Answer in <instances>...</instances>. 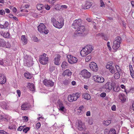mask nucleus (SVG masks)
Wrapping results in <instances>:
<instances>
[{
    "instance_id": "nucleus-56",
    "label": "nucleus",
    "mask_w": 134,
    "mask_h": 134,
    "mask_svg": "<svg viewBox=\"0 0 134 134\" xmlns=\"http://www.w3.org/2000/svg\"><path fill=\"white\" fill-rule=\"evenodd\" d=\"M103 36V33H99V34H98L96 35V36L98 37L100 36L101 37H102V36Z\"/></svg>"
},
{
    "instance_id": "nucleus-49",
    "label": "nucleus",
    "mask_w": 134,
    "mask_h": 134,
    "mask_svg": "<svg viewBox=\"0 0 134 134\" xmlns=\"http://www.w3.org/2000/svg\"><path fill=\"white\" fill-rule=\"evenodd\" d=\"M3 119V120H4V121H5L6 120L7 121V119L6 118H4L3 115H0V120H1Z\"/></svg>"
},
{
    "instance_id": "nucleus-60",
    "label": "nucleus",
    "mask_w": 134,
    "mask_h": 134,
    "mask_svg": "<svg viewBox=\"0 0 134 134\" xmlns=\"http://www.w3.org/2000/svg\"><path fill=\"white\" fill-rule=\"evenodd\" d=\"M130 73L132 77L134 78V71H131V72H130Z\"/></svg>"
},
{
    "instance_id": "nucleus-44",
    "label": "nucleus",
    "mask_w": 134,
    "mask_h": 134,
    "mask_svg": "<svg viewBox=\"0 0 134 134\" xmlns=\"http://www.w3.org/2000/svg\"><path fill=\"white\" fill-rule=\"evenodd\" d=\"M9 25V23L7 21H5L4 24L3 25L4 28L7 27Z\"/></svg>"
},
{
    "instance_id": "nucleus-10",
    "label": "nucleus",
    "mask_w": 134,
    "mask_h": 134,
    "mask_svg": "<svg viewBox=\"0 0 134 134\" xmlns=\"http://www.w3.org/2000/svg\"><path fill=\"white\" fill-rule=\"evenodd\" d=\"M113 62L110 61L108 62L106 65V68L109 69V71L112 74H114L115 72L114 68L112 66Z\"/></svg>"
},
{
    "instance_id": "nucleus-11",
    "label": "nucleus",
    "mask_w": 134,
    "mask_h": 134,
    "mask_svg": "<svg viewBox=\"0 0 134 134\" xmlns=\"http://www.w3.org/2000/svg\"><path fill=\"white\" fill-rule=\"evenodd\" d=\"M81 75L84 78H90L91 75L90 73L86 70H82L81 72Z\"/></svg>"
},
{
    "instance_id": "nucleus-47",
    "label": "nucleus",
    "mask_w": 134,
    "mask_h": 134,
    "mask_svg": "<svg viewBox=\"0 0 134 134\" xmlns=\"http://www.w3.org/2000/svg\"><path fill=\"white\" fill-rule=\"evenodd\" d=\"M41 126V124L40 122L37 123L36 125V128L37 129H38L40 128Z\"/></svg>"
},
{
    "instance_id": "nucleus-36",
    "label": "nucleus",
    "mask_w": 134,
    "mask_h": 134,
    "mask_svg": "<svg viewBox=\"0 0 134 134\" xmlns=\"http://www.w3.org/2000/svg\"><path fill=\"white\" fill-rule=\"evenodd\" d=\"M55 69V67L53 66H49V70L50 72L51 73Z\"/></svg>"
},
{
    "instance_id": "nucleus-57",
    "label": "nucleus",
    "mask_w": 134,
    "mask_h": 134,
    "mask_svg": "<svg viewBox=\"0 0 134 134\" xmlns=\"http://www.w3.org/2000/svg\"><path fill=\"white\" fill-rule=\"evenodd\" d=\"M9 128L10 129H15L14 126L12 125L9 126Z\"/></svg>"
},
{
    "instance_id": "nucleus-64",
    "label": "nucleus",
    "mask_w": 134,
    "mask_h": 134,
    "mask_svg": "<svg viewBox=\"0 0 134 134\" xmlns=\"http://www.w3.org/2000/svg\"><path fill=\"white\" fill-rule=\"evenodd\" d=\"M5 12L7 13H8L10 12V10L8 9H5Z\"/></svg>"
},
{
    "instance_id": "nucleus-8",
    "label": "nucleus",
    "mask_w": 134,
    "mask_h": 134,
    "mask_svg": "<svg viewBox=\"0 0 134 134\" xmlns=\"http://www.w3.org/2000/svg\"><path fill=\"white\" fill-rule=\"evenodd\" d=\"M67 57L68 59V61L70 64H73L76 63L77 61V59L71 55L68 54L67 55Z\"/></svg>"
},
{
    "instance_id": "nucleus-22",
    "label": "nucleus",
    "mask_w": 134,
    "mask_h": 134,
    "mask_svg": "<svg viewBox=\"0 0 134 134\" xmlns=\"http://www.w3.org/2000/svg\"><path fill=\"white\" fill-rule=\"evenodd\" d=\"M119 97L120 99L121 100L122 102H124L126 100V99L125 96L123 94H120L119 95Z\"/></svg>"
},
{
    "instance_id": "nucleus-38",
    "label": "nucleus",
    "mask_w": 134,
    "mask_h": 134,
    "mask_svg": "<svg viewBox=\"0 0 134 134\" xmlns=\"http://www.w3.org/2000/svg\"><path fill=\"white\" fill-rule=\"evenodd\" d=\"M111 122V121L110 120H108L106 121H104L103 122V123L104 124L106 125H109Z\"/></svg>"
},
{
    "instance_id": "nucleus-59",
    "label": "nucleus",
    "mask_w": 134,
    "mask_h": 134,
    "mask_svg": "<svg viewBox=\"0 0 134 134\" xmlns=\"http://www.w3.org/2000/svg\"><path fill=\"white\" fill-rule=\"evenodd\" d=\"M17 93L18 94V96L20 97V96L21 92L19 90H17Z\"/></svg>"
},
{
    "instance_id": "nucleus-5",
    "label": "nucleus",
    "mask_w": 134,
    "mask_h": 134,
    "mask_svg": "<svg viewBox=\"0 0 134 134\" xmlns=\"http://www.w3.org/2000/svg\"><path fill=\"white\" fill-rule=\"evenodd\" d=\"M46 56L47 54L44 53L40 56L39 60L41 64L45 65L47 63L48 61V57Z\"/></svg>"
},
{
    "instance_id": "nucleus-35",
    "label": "nucleus",
    "mask_w": 134,
    "mask_h": 134,
    "mask_svg": "<svg viewBox=\"0 0 134 134\" xmlns=\"http://www.w3.org/2000/svg\"><path fill=\"white\" fill-rule=\"evenodd\" d=\"M10 34L9 33L5 32L3 33V36L5 38H9Z\"/></svg>"
},
{
    "instance_id": "nucleus-15",
    "label": "nucleus",
    "mask_w": 134,
    "mask_h": 134,
    "mask_svg": "<svg viewBox=\"0 0 134 134\" xmlns=\"http://www.w3.org/2000/svg\"><path fill=\"white\" fill-rule=\"evenodd\" d=\"M60 57V55L59 54L57 55L55 57L54 60V63L55 65H59L61 63Z\"/></svg>"
},
{
    "instance_id": "nucleus-14",
    "label": "nucleus",
    "mask_w": 134,
    "mask_h": 134,
    "mask_svg": "<svg viewBox=\"0 0 134 134\" xmlns=\"http://www.w3.org/2000/svg\"><path fill=\"white\" fill-rule=\"evenodd\" d=\"M112 88V83L110 82H108L103 86V88L106 89L108 91L111 90Z\"/></svg>"
},
{
    "instance_id": "nucleus-39",
    "label": "nucleus",
    "mask_w": 134,
    "mask_h": 134,
    "mask_svg": "<svg viewBox=\"0 0 134 134\" xmlns=\"http://www.w3.org/2000/svg\"><path fill=\"white\" fill-rule=\"evenodd\" d=\"M30 129L29 127H26L23 129V131L25 133H26L30 130Z\"/></svg>"
},
{
    "instance_id": "nucleus-34",
    "label": "nucleus",
    "mask_w": 134,
    "mask_h": 134,
    "mask_svg": "<svg viewBox=\"0 0 134 134\" xmlns=\"http://www.w3.org/2000/svg\"><path fill=\"white\" fill-rule=\"evenodd\" d=\"M109 134H116L115 130L114 129H111L109 132Z\"/></svg>"
},
{
    "instance_id": "nucleus-3",
    "label": "nucleus",
    "mask_w": 134,
    "mask_h": 134,
    "mask_svg": "<svg viewBox=\"0 0 134 134\" xmlns=\"http://www.w3.org/2000/svg\"><path fill=\"white\" fill-rule=\"evenodd\" d=\"M121 42V37L119 36H117L115 38V40L114 41L113 48L114 49H118L120 47V44Z\"/></svg>"
},
{
    "instance_id": "nucleus-27",
    "label": "nucleus",
    "mask_w": 134,
    "mask_h": 134,
    "mask_svg": "<svg viewBox=\"0 0 134 134\" xmlns=\"http://www.w3.org/2000/svg\"><path fill=\"white\" fill-rule=\"evenodd\" d=\"M68 64L67 63L65 62H64L62 64L61 67L62 68L65 69L68 67Z\"/></svg>"
},
{
    "instance_id": "nucleus-46",
    "label": "nucleus",
    "mask_w": 134,
    "mask_h": 134,
    "mask_svg": "<svg viewBox=\"0 0 134 134\" xmlns=\"http://www.w3.org/2000/svg\"><path fill=\"white\" fill-rule=\"evenodd\" d=\"M0 14L1 15H3L5 14V12L3 9L0 10Z\"/></svg>"
},
{
    "instance_id": "nucleus-50",
    "label": "nucleus",
    "mask_w": 134,
    "mask_h": 134,
    "mask_svg": "<svg viewBox=\"0 0 134 134\" xmlns=\"http://www.w3.org/2000/svg\"><path fill=\"white\" fill-rule=\"evenodd\" d=\"M114 91L116 92H118L119 90V88H114V87H113V89Z\"/></svg>"
},
{
    "instance_id": "nucleus-31",
    "label": "nucleus",
    "mask_w": 134,
    "mask_h": 134,
    "mask_svg": "<svg viewBox=\"0 0 134 134\" xmlns=\"http://www.w3.org/2000/svg\"><path fill=\"white\" fill-rule=\"evenodd\" d=\"M24 65L29 67L31 65V64L30 61L28 60H27L25 62V61Z\"/></svg>"
},
{
    "instance_id": "nucleus-52",
    "label": "nucleus",
    "mask_w": 134,
    "mask_h": 134,
    "mask_svg": "<svg viewBox=\"0 0 134 134\" xmlns=\"http://www.w3.org/2000/svg\"><path fill=\"white\" fill-rule=\"evenodd\" d=\"M0 134H7V133L3 130H0Z\"/></svg>"
},
{
    "instance_id": "nucleus-55",
    "label": "nucleus",
    "mask_w": 134,
    "mask_h": 134,
    "mask_svg": "<svg viewBox=\"0 0 134 134\" xmlns=\"http://www.w3.org/2000/svg\"><path fill=\"white\" fill-rule=\"evenodd\" d=\"M116 106L115 105H113L111 107V109L113 111H115L116 110Z\"/></svg>"
},
{
    "instance_id": "nucleus-7",
    "label": "nucleus",
    "mask_w": 134,
    "mask_h": 134,
    "mask_svg": "<svg viewBox=\"0 0 134 134\" xmlns=\"http://www.w3.org/2000/svg\"><path fill=\"white\" fill-rule=\"evenodd\" d=\"M93 80L97 83H102L104 81V78L98 75H95L93 76Z\"/></svg>"
},
{
    "instance_id": "nucleus-37",
    "label": "nucleus",
    "mask_w": 134,
    "mask_h": 134,
    "mask_svg": "<svg viewBox=\"0 0 134 134\" xmlns=\"http://www.w3.org/2000/svg\"><path fill=\"white\" fill-rule=\"evenodd\" d=\"M80 34V33H79V32H78L76 30L73 35V37L74 38H76L78 36H79V34Z\"/></svg>"
},
{
    "instance_id": "nucleus-62",
    "label": "nucleus",
    "mask_w": 134,
    "mask_h": 134,
    "mask_svg": "<svg viewBox=\"0 0 134 134\" xmlns=\"http://www.w3.org/2000/svg\"><path fill=\"white\" fill-rule=\"evenodd\" d=\"M86 115L87 116H90L91 115L90 111H87L86 113Z\"/></svg>"
},
{
    "instance_id": "nucleus-63",
    "label": "nucleus",
    "mask_w": 134,
    "mask_h": 134,
    "mask_svg": "<svg viewBox=\"0 0 134 134\" xmlns=\"http://www.w3.org/2000/svg\"><path fill=\"white\" fill-rule=\"evenodd\" d=\"M45 8V9L47 10H49L50 9V7L48 5L46 6Z\"/></svg>"
},
{
    "instance_id": "nucleus-4",
    "label": "nucleus",
    "mask_w": 134,
    "mask_h": 134,
    "mask_svg": "<svg viewBox=\"0 0 134 134\" xmlns=\"http://www.w3.org/2000/svg\"><path fill=\"white\" fill-rule=\"evenodd\" d=\"M38 31L41 33H44L45 34H47L49 31L47 29L43 23H40L37 27Z\"/></svg>"
},
{
    "instance_id": "nucleus-54",
    "label": "nucleus",
    "mask_w": 134,
    "mask_h": 134,
    "mask_svg": "<svg viewBox=\"0 0 134 134\" xmlns=\"http://www.w3.org/2000/svg\"><path fill=\"white\" fill-rule=\"evenodd\" d=\"M55 2V0H48V2L50 3H54Z\"/></svg>"
},
{
    "instance_id": "nucleus-17",
    "label": "nucleus",
    "mask_w": 134,
    "mask_h": 134,
    "mask_svg": "<svg viewBox=\"0 0 134 134\" xmlns=\"http://www.w3.org/2000/svg\"><path fill=\"white\" fill-rule=\"evenodd\" d=\"M76 31L79 32V33L82 34L85 30V28L84 26L80 25L79 28L76 29Z\"/></svg>"
},
{
    "instance_id": "nucleus-53",
    "label": "nucleus",
    "mask_w": 134,
    "mask_h": 134,
    "mask_svg": "<svg viewBox=\"0 0 134 134\" xmlns=\"http://www.w3.org/2000/svg\"><path fill=\"white\" fill-rule=\"evenodd\" d=\"M100 96L101 97H105L106 96V93H103L100 94Z\"/></svg>"
},
{
    "instance_id": "nucleus-20",
    "label": "nucleus",
    "mask_w": 134,
    "mask_h": 134,
    "mask_svg": "<svg viewBox=\"0 0 134 134\" xmlns=\"http://www.w3.org/2000/svg\"><path fill=\"white\" fill-rule=\"evenodd\" d=\"M92 5V4L91 3L89 2H87L86 3V4L83 8H82V9L83 8L84 9H89Z\"/></svg>"
},
{
    "instance_id": "nucleus-42",
    "label": "nucleus",
    "mask_w": 134,
    "mask_h": 134,
    "mask_svg": "<svg viewBox=\"0 0 134 134\" xmlns=\"http://www.w3.org/2000/svg\"><path fill=\"white\" fill-rule=\"evenodd\" d=\"M115 68L118 72L120 71L121 69H120L119 66L117 65L115 66Z\"/></svg>"
},
{
    "instance_id": "nucleus-24",
    "label": "nucleus",
    "mask_w": 134,
    "mask_h": 134,
    "mask_svg": "<svg viewBox=\"0 0 134 134\" xmlns=\"http://www.w3.org/2000/svg\"><path fill=\"white\" fill-rule=\"evenodd\" d=\"M83 97L85 99L87 100H89L91 98L90 95L87 93L83 94L82 95Z\"/></svg>"
},
{
    "instance_id": "nucleus-48",
    "label": "nucleus",
    "mask_w": 134,
    "mask_h": 134,
    "mask_svg": "<svg viewBox=\"0 0 134 134\" xmlns=\"http://www.w3.org/2000/svg\"><path fill=\"white\" fill-rule=\"evenodd\" d=\"M100 3L101 5H100V7H104L105 6L104 4L103 1L102 0H100Z\"/></svg>"
},
{
    "instance_id": "nucleus-30",
    "label": "nucleus",
    "mask_w": 134,
    "mask_h": 134,
    "mask_svg": "<svg viewBox=\"0 0 134 134\" xmlns=\"http://www.w3.org/2000/svg\"><path fill=\"white\" fill-rule=\"evenodd\" d=\"M63 83L65 85H68L70 83V79L65 80L63 82Z\"/></svg>"
},
{
    "instance_id": "nucleus-45",
    "label": "nucleus",
    "mask_w": 134,
    "mask_h": 134,
    "mask_svg": "<svg viewBox=\"0 0 134 134\" xmlns=\"http://www.w3.org/2000/svg\"><path fill=\"white\" fill-rule=\"evenodd\" d=\"M25 126H20L19 127L18 129V131H21L23 129L24 127Z\"/></svg>"
},
{
    "instance_id": "nucleus-16",
    "label": "nucleus",
    "mask_w": 134,
    "mask_h": 134,
    "mask_svg": "<svg viewBox=\"0 0 134 134\" xmlns=\"http://www.w3.org/2000/svg\"><path fill=\"white\" fill-rule=\"evenodd\" d=\"M78 123L79 125L77 127L78 129L81 131L84 130L85 128L84 124L80 121H79Z\"/></svg>"
},
{
    "instance_id": "nucleus-58",
    "label": "nucleus",
    "mask_w": 134,
    "mask_h": 134,
    "mask_svg": "<svg viewBox=\"0 0 134 134\" xmlns=\"http://www.w3.org/2000/svg\"><path fill=\"white\" fill-rule=\"evenodd\" d=\"M75 94H76V97H77V98H79L80 95V93H75Z\"/></svg>"
},
{
    "instance_id": "nucleus-51",
    "label": "nucleus",
    "mask_w": 134,
    "mask_h": 134,
    "mask_svg": "<svg viewBox=\"0 0 134 134\" xmlns=\"http://www.w3.org/2000/svg\"><path fill=\"white\" fill-rule=\"evenodd\" d=\"M33 40L34 42H38V39L36 37H34L33 38Z\"/></svg>"
},
{
    "instance_id": "nucleus-13",
    "label": "nucleus",
    "mask_w": 134,
    "mask_h": 134,
    "mask_svg": "<svg viewBox=\"0 0 134 134\" xmlns=\"http://www.w3.org/2000/svg\"><path fill=\"white\" fill-rule=\"evenodd\" d=\"M89 66L93 71H97L98 70V67L97 64L94 62H91L89 64Z\"/></svg>"
},
{
    "instance_id": "nucleus-19",
    "label": "nucleus",
    "mask_w": 134,
    "mask_h": 134,
    "mask_svg": "<svg viewBox=\"0 0 134 134\" xmlns=\"http://www.w3.org/2000/svg\"><path fill=\"white\" fill-rule=\"evenodd\" d=\"M75 96V95H74V93L69 95L68 97V101L70 102H72L74 100H75L76 99L75 98L74 99L73 98V97H74Z\"/></svg>"
},
{
    "instance_id": "nucleus-32",
    "label": "nucleus",
    "mask_w": 134,
    "mask_h": 134,
    "mask_svg": "<svg viewBox=\"0 0 134 134\" xmlns=\"http://www.w3.org/2000/svg\"><path fill=\"white\" fill-rule=\"evenodd\" d=\"M120 74L119 72H117L114 75V77L115 79H118L120 78Z\"/></svg>"
},
{
    "instance_id": "nucleus-29",
    "label": "nucleus",
    "mask_w": 134,
    "mask_h": 134,
    "mask_svg": "<svg viewBox=\"0 0 134 134\" xmlns=\"http://www.w3.org/2000/svg\"><path fill=\"white\" fill-rule=\"evenodd\" d=\"M37 8L38 10H42L43 8V5L42 4H38L37 5Z\"/></svg>"
},
{
    "instance_id": "nucleus-40",
    "label": "nucleus",
    "mask_w": 134,
    "mask_h": 134,
    "mask_svg": "<svg viewBox=\"0 0 134 134\" xmlns=\"http://www.w3.org/2000/svg\"><path fill=\"white\" fill-rule=\"evenodd\" d=\"M102 37L103 39H104L105 40H107L108 39V38L106 35H105L103 33V36H102Z\"/></svg>"
},
{
    "instance_id": "nucleus-1",
    "label": "nucleus",
    "mask_w": 134,
    "mask_h": 134,
    "mask_svg": "<svg viewBox=\"0 0 134 134\" xmlns=\"http://www.w3.org/2000/svg\"><path fill=\"white\" fill-rule=\"evenodd\" d=\"M93 49L92 46L90 45H87L80 52V54L82 57H85L91 52Z\"/></svg>"
},
{
    "instance_id": "nucleus-12",
    "label": "nucleus",
    "mask_w": 134,
    "mask_h": 134,
    "mask_svg": "<svg viewBox=\"0 0 134 134\" xmlns=\"http://www.w3.org/2000/svg\"><path fill=\"white\" fill-rule=\"evenodd\" d=\"M43 82L45 85L48 87H52L54 85V82L50 80L45 79Z\"/></svg>"
},
{
    "instance_id": "nucleus-9",
    "label": "nucleus",
    "mask_w": 134,
    "mask_h": 134,
    "mask_svg": "<svg viewBox=\"0 0 134 134\" xmlns=\"http://www.w3.org/2000/svg\"><path fill=\"white\" fill-rule=\"evenodd\" d=\"M81 24L82 20L81 19L76 20L74 21L72 24V26L75 29H76L81 25Z\"/></svg>"
},
{
    "instance_id": "nucleus-23",
    "label": "nucleus",
    "mask_w": 134,
    "mask_h": 134,
    "mask_svg": "<svg viewBox=\"0 0 134 134\" xmlns=\"http://www.w3.org/2000/svg\"><path fill=\"white\" fill-rule=\"evenodd\" d=\"M29 88L30 90L31 91H34L35 90V87L33 84L29 83Z\"/></svg>"
},
{
    "instance_id": "nucleus-2",
    "label": "nucleus",
    "mask_w": 134,
    "mask_h": 134,
    "mask_svg": "<svg viewBox=\"0 0 134 134\" xmlns=\"http://www.w3.org/2000/svg\"><path fill=\"white\" fill-rule=\"evenodd\" d=\"M60 21L59 22L57 21L56 19L54 18H51V21L53 23V25L55 27L60 29L62 28L64 25V20L61 18L60 19Z\"/></svg>"
},
{
    "instance_id": "nucleus-28",
    "label": "nucleus",
    "mask_w": 134,
    "mask_h": 134,
    "mask_svg": "<svg viewBox=\"0 0 134 134\" xmlns=\"http://www.w3.org/2000/svg\"><path fill=\"white\" fill-rule=\"evenodd\" d=\"M5 45V42L4 40L0 38V47H4Z\"/></svg>"
},
{
    "instance_id": "nucleus-33",
    "label": "nucleus",
    "mask_w": 134,
    "mask_h": 134,
    "mask_svg": "<svg viewBox=\"0 0 134 134\" xmlns=\"http://www.w3.org/2000/svg\"><path fill=\"white\" fill-rule=\"evenodd\" d=\"M22 41L24 42V44H26L27 43V39L26 38L25 35H22L21 37Z\"/></svg>"
},
{
    "instance_id": "nucleus-21",
    "label": "nucleus",
    "mask_w": 134,
    "mask_h": 134,
    "mask_svg": "<svg viewBox=\"0 0 134 134\" xmlns=\"http://www.w3.org/2000/svg\"><path fill=\"white\" fill-rule=\"evenodd\" d=\"M72 72L69 69H66L63 73L64 75H67L68 76H70L72 74Z\"/></svg>"
},
{
    "instance_id": "nucleus-26",
    "label": "nucleus",
    "mask_w": 134,
    "mask_h": 134,
    "mask_svg": "<svg viewBox=\"0 0 134 134\" xmlns=\"http://www.w3.org/2000/svg\"><path fill=\"white\" fill-rule=\"evenodd\" d=\"M25 77L27 79H30L32 77L31 74L29 72H26L24 74Z\"/></svg>"
},
{
    "instance_id": "nucleus-25",
    "label": "nucleus",
    "mask_w": 134,
    "mask_h": 134,
    "mask_svg": "<svg viewBox=\"0 0 134 134\" xmlns=\"http://www.w3.org/2000/svg\"><path fill=\"white\" fill-rule=\"evenodd\" d=\"M6 80V79L3 76V77H0V83L3 84L5 83Z\"/></svg>"
},
{
    "instance_id": "nucleus-61",
    "label": "nucleus",
    "mask_w": 134,
    "mask_h": 134,
    "mask_svg": "<svg viewBox=\"0 0 134 134\" xmlns=\"http://www.w3.org/2000/svg\"><path fill=\"white\" fill-rule=\"evenodd\" d=\"M107 46L108 47L109 49V50H110L111 49V48L110 46V42H108L107 43Z\"/></svg>"
},
{
    "instance_id": "nucleus-6",
    "label": "nucleus",
    "mask_w": 134,
    "mask_h": 134,
    "mask_svg": "<svg viewBox=\"0 0 134 134\" xmlns=\"http://www.w3.org/2000/svg\"><path fill=\"white\" fill-rule=\"evenodd\" d=\"M57 107H59V110L62 111L64 113H66V109L65 108L62 100L59 99L57 101Z\"/></svg>"
},
{
    "instance_id": "nucleus-41",
    "label": "nucleus",
    "mask_w": 134,
    "mask_h": 134,
    "mask_svg": "<svg viewBox=\"0 0 134 134\" xmlns=\"http://www.w3.org/2000/svg\"><path fill=\"white\" fill-rule=\"evenodd\" d=\"M84 108V107L83 105H81L80 106L78 109V110H80V111L79 112L82 113V110Z\"/></svg>"
},
{
    "instance_id": "nucleus-18",
    "label": "nucleus",
    "mask_w": 134,
    "mask_h": 134,
    "mask_svg": "<svg viewBox=\"0 0 134 134\" xmlns=\"http://www.w3.org/2000/svg\"><path fill=\"white\" fill-rule=\"evenodd\" d=\"M21 109L23 110H27L29 108V105L27 103H25L22 105Z\"/></svg>"
},
{
    "instance_id": "nucleus-43",
    "label": "nucleus",
    "mask_w": 134,
    "mask_h": 134,
    "mask_svg": "<svg viewBox=\"0 0 134 134\" xmlns=\"http://www.w3.org/2000/svg\"><path fill=\"white\" fill-rule=\"evenodd\" d=\"M91 58V56H87L86 59V61L87 62H88L90 60Z\"/></svg>"
}]
</instances>
